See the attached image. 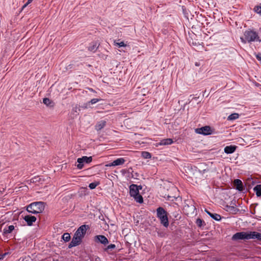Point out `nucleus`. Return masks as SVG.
<instances>
[{"label": "nucleus", "instance_id": "7ed1b4c3", "mask_svg": "<svg viewBox=\"0 0 261 261\" xmlns=\"http://www.w3.org/2000/svg\"><path fill=\"white\" fill-rule=\"evenodd\" d=\"M241 41L244 43H250L254 41L261 42L258 33L255 31L248 29L245 31L244 36L240 38Z\"/></svg>", "mask_w": 261, "mask_h": 261}, {"label": "nucleus", "instance_id": "9d476101", "mask_svg": "<svg viewBox=\"0 0 261 261\" xmlns=\"http://www.w3.org/2000/svg\"><path fill=\"white\" fill-rule=\"evenodd\" d=\"M203 177V175L200 171V170L195 169L191 176V178L193 180H195V182H197V181L201 179Z\"/></svg>", "mask_w": 261, "mask_h": 261}, {"label": "nucleus", "instance_id": "a211bd4d", "mask_svg": "<svg viewBox=\"0 0 261 261\" xmlns=\"http://www.w3.org/2000/svg\"><path fill=\"white\" fill-rule=\"evenodd\" d=\"M173 140L171 139L168 138L163 139L161 141V142L159 143V144L160 145H170L173 143Z\"/></svg>", "mask_w": 261, "mask_h": 261}, {"label": "nucleus", "instance_id": "58836bf2", "mask_svg": "<svg viewBox=\"0 0 261 261\" xmlns=\"http://www.w3.org/2000/svg\"><path fill=\"white\" fill-rule=\"evenodd\" d=\"M195 65H196V66H198V65H199L197 64V63H196L195 64Z\"/></svg>", "mask_w": 261, "mask_h": 261}, {"label": "nucleus", "instance_id": "f8f14e48", "mask_svg": "<svg viewBox=\"0 0 261 261\" xmlns=\"http://www.w3.org/2000/svg\"><path fill=\"white\" fill-rule=\"evenodd\" d=\"M24 220L29 225H31L33 222L36 221V218L35 216L27 215L24 216Z\"/></svg>", "mask_w": 261, "mask_h": 261}, {"label": "nucleus", "instance_id": "dca6fc26", "mask_svg": "<svg viewBox=\"0 0 261 261\" xmlns=\"http://www.w3.org/2000/svg\"><path fill=\"white\" fill-rule=\"evenodd\" d=\"M205 212L213 219L219 221L221 219V216L218 214H213L209 211H208L206 209H205Z\"/></svg>", "mask_w": 261, "mask_h": 261}, {"label": "nucleus", "instance_id": "cd10ccee", "mask_svg": "<svg viewBox=\"0 0 261 261\" xmlns=\"http://www.w3.org/2000/svg\"><path fill=\"white\" fill-rule=\"evenodd\" d=\"M116 246H107V247L103 249L108 253H111V251H112V250Z\"/></svg>", "mask_w": 261, "mask_h": 261}, {"label": "nucleus", "instance_id": "a878e982", "mask_svg": "<svg viewBox=\"0 0 261 261\" xmlns=\"http://www.w3.org/2000/svg\"><path fill=\"white\" fill-rule=\"evenodd\" d=\"M142 156L144 159H147L151 158V156L150 153H149L148 152L143 151L142 152Z\"/></svg>", "mask_w": 261, "mask_h": 261}, {"label": "nucleus", "instance_id": "bb28decb", "mask_svg": "<svg viewBox=\"0 0 261 261\" xmlns=\"http://www.w3.org/2000/svg\"><path fill=\"white\" fill-rule=\"evenodd\" d=\"M43 102L47 106H52L51 104L52 103L51 101L47 98H44L43 99Z\"/></svg>", "mask_w": 261, "mask_h": 261}, {"label": "nucleus", "instance_id": "6e6552de", "mask_svg": "<svg viewBox=\"0 0 261 261\" xmlns=\"http://www.w3.org/2000/svg\"><path fill=\"white\" fill-rule=\"evenodd\" d=\"M196 132L199 134L208 135L212 134V130L210 126H205L201 128L196 129Z\"/></svg>", "mask_w": 261, "mask_h": 261}, {"label": "nucleus", "instance_id": "b1692460", "mask_svg": "<svg viewBox=\"0 0 261 261\" xmlns=\"http://www.w3.org/2000/svg\"><path fill=\"white\" fill-rule=\"evenodd\" d=\"M114 45L116 46H118L119 47H124V46H126V45L124 43V42L123 41L117 42H116V40L114 41Z\"/></svg>", "mask_w": 261, "mask_h": 261}, {"label": "nucleus", "instance_id": "39448f33", "mask_svg": "<svg viewBox=\"0 0 261 261\" xmlns=\"http://www.w3.org/2000/svg\"><path fill=\"white\" fill-rule=\"evenodd\" d=\"M141 186H138L136 185L132 184L129 186V194L132 197H133L135 200L139 203L143 202L142 196L139 194V189H141Z\"/></svg>", "mask_w": 261, "mask_h": 261}, {"label": "nucleus", "instance_id": "c9c22d12", "mask_svg": "<svg viewBox=\"0 0 261 261\" xmlns=\"http://www.w3.org/2000/svg\"><path fill=\"white\" fill-rule=\"evenodd\" d=\"M95 261H101V260H100V258H99V257H96L95 258Z\"/></svg>", "mask_w": 261, "mask_h": 261}, {"label": "nucleus", "instance_id": "4468645a", "mask_svg": "<svg viewBox=\"0 0 261 261\" xmlns=\"http://www.w3.org/2000/svg\"><path fill=\"white\" fill-rule=\"evenodd\" d=\"M237 149L235 145L227 146L224 148V152L227 154H230L234 152Z\"/></svg>", "mask_w": 261, "mask_h": 261}, {"label": "nucleus", "instance_id": "423d86ee", "mask_svg": "<svg viewBox=\"0 0 261 261\" xmlns=\"http://www.w3.org/2000/svg\"><path fill=\"white\" fill-rule=\"evenodd\" d=\"M157 217L160 219L161 223L166 227L169 225V221L166 211L162 207L156 210Z\"/></svg>", "mask_w": 261, "mask_h": 261}, {"label": "nucleus", "instance_id": "20e7f679", "mask_svg": "<svg viewBox=\"0 0 261 261\" xmlns=\"http://www.w3.org/2000/svg\"><path fill=\"white\" fill-rule=\"evenodd\" d=\"M45 208V203L43 202H35L29 204L27 207V211L30 213L37 214L42 213Z\"/></svg>", "mask_w": 261, "mask_h": 261}, {"label": "nucleus", "instance_id": "412c9836", "mask_svg": "<svg viewBox=\"0 0 261 261\" xmlns=\"http://www.w3.org/2000/svg\"><path fill=\"white\" fill-rule=\"evenodd\" d=\"M14 229V226L13 225H10L4 229V233L5 234L10 233Z\"/></svg>", "mask_w": 261, "mask_h": 261}, {"label": "nucleus", "instance_id": "e433bc0d", "mask_svg": "<svg viewBox=\"0 0 261 261\" xmlns=\"http://www.w3.org/2000/svg\"><path fill=\"white\" fill-rule=\"evenodd\" d=\"M191 210H193V211H194V210H195V207H194L193 206H192V207H191Z\"/></svg>", "mask_w": 261, "mask_h": 261}, {"label": "nucleus", "instance_id": "473e14b6", "mask_svg": "<svg viewBox=\"0 0 261 261\" xmlns=\"http://www.w3.org/2000/svg\"><path fill=\"white\" fill-rule=\"evenodd\" d=\"M33 1V0H28L27 3L24 4L23 7H22V10L24 8H25L29 4H30Z\"/></svg>", "mask_w": 261, "mask_h": 261}, {"label": "nucleus", "instance_id": "7c9ffc66", "mask_svg": "<svg viewBox=\"0 0 261 261\" xmlns=\"http://www.w3.org/2000/svg\"><path fill=\"white\" fill-rule=\"evenodd\" d=\"M254 11L258 13V14H261V7L260 6H256L255 8H254Z\"/></svg>", "mask_w": 261, "mask_h": 261}, {"label": "nucleus", "instance_id": "2eb2a0df", "mask_svg": "<svg viewBox=\"0 0 261 261\" xmlns=\"http://www.w3.org/2000/svg\"><path fill=\"white\" fill-rule=\"evenodd\" d=\"M233 184L236 189L240 191L243 190V184L241 180L239 179H235Z\"/></svg>", "mask_w": 261, "mask_h": 261}, {"label": "nucleus", "instance_id": "5701e85b", "mask_svg": "<svg viewBox=\"0 0 261 261\" xmlns=\"http://www.w3.org/2000/svg\"><path fill=\"white\" fill-rule=\"evenodd\" d=\"M239 114L237 113L231 114L228 117V120H233L237 119L239 118Z\"/></svg>", "mask_w": 261, "mask_h": 261}, {"label": "nucleus", "instance_id": "ddd939ff", "mask_svg": "<svg viewBox=\"0 0 261 261\" xmlns=\"http://www.w3.org/2000/svg\"><path fill=\"white\" fill-rule=\"evenodd\" d=\"M226 211L232 214H236L239 211V210L235 206L228 205L226 206Z\"/></svg>", "mask_w": 261, "mask_h": 261}, {"label": "nucleus", "instance_id": "393cba45", "mask_svg": "<svg viewBox=\"0 0 261 261\" xmlns=\"http://www.w3.org/2000/svg\"><path fill=\"white\" fill-rule=\"evenodd\" d=\"M101 100V99H98V98H93L90 101H89L88 103H86V107L89 106L90 104H95L96 102L99 101Z\"/></svg>", "mask_w": 261, "mask_h": 261}, {"label": "nucleus", "instance_id": "4be33fe9", "mask_svg": "<svg viewBox=\"0 0 261 261\" xmlns=\"http://www.w3.org/2000/svg\"><path fill=\"white\" fill-rule=\"evenodd\" d=\"M71 239L70 235L69 233H64L62 237V239L64 240L65 243L68 242Z\"/></svg>", "mask_w": 261, "mask_h": 261}, {"label": "nucleus", "instance_id": "f704fd0d", "mask_svg": "<svg viewBox=\"0 0 261 261\" xmlns=\"http://www.w3.org/2000/svg\"><path fill=\"white\" fill-rule=\"evenodd\" d=\"M37 178H36V177L32 179V182H36L37 181Z\"/></svg>", "mask_w": 261, "mask_h": 261}, {"label": "nucleus", "instance_id": "c85d7f7f", "mask_svg": "<svg viewBox=\"0 0 261 261\" xmlns=\"http://www.w3.org/2000/svg\"><path fill=\"white\" fill-rule=\"evenodd\" d=\"M99 185L98 182H94L89 184V187L90 189H95Z\"/></svg>", "mask_w": 261, "mask_h": 261}, {"label": "nucleus", "instance_id": "0eeeda50", "mask_svg": "<svg viewBox=\"0 0 261 261\" xmlns=\"http://www.w3.org/2000/svg\"><path fill=\"white\" fill-rule=\"evenodd\" d=\"M92 161V156H84L82 158H78L77 160V165H76L77 168L79 169H81L84 167V163L88 164L91 162Z\"/></svg>", "mask_w": 261, "mask_h": 261}, {"label": "nucleus", "instance_id": "6ab92c4d", "mask_svg": "<svg viewBox=\"0 0 261 261\" xmlns=\"http://www.w3.org/2000/svg\"><path fill=\"white\" fill-rule=\"evenodd\" d=\"M99 44L97 42H92V43L89 46L88 49L92 52H95L98 48Z\"/></svg>", "mask_w": 261, "mask_h": 261}, {"label": "nucleus", "instance_id": "72a5a7b5", "mask_svg": "<svg viewBox=\"0 0 261 261\" xmlns=\"http://www.w3.org/2000/svg\"><path fill=\"white\" fill-rule=\"evenodd\" d=\"M256 58L259 61H261V53H258L255 55Z\"/></svg>", "mask_w": 261, "mask_h": 261}, {"label": "nucleus", "instance_id": "4c0bfd02", "mask_svg": "<svg viewBox=\"0 0 261 261\" xmlns=\"http://www.w3.org/2000/svg\"><path fill=\"white\" fill-rule=\"evenodd\" d=\"M74 246H72V245H71V246H68V247L69 248H71V247H73Z\"/></svg>", "mask_w": 261, "mask_h": 261}, {"label": "nucleus", "instance_id": "aec40b11", "mask_svg": "<svg viewBox=\"0 0 261 261\" xmlns=\"http://www.w3.org/2000/svg\"><path fill=\"white\" fill-rule=\"evenodd\" d=\"M254 191L256 193L257 197L261 196V185H257L253 188Z\"/></svg>", "mask_w": 261, "mask_h": 261}, {"label": "nucleus", "instance_id": "f257e3e1", "mask_svg": "<svg viewBox=\"0 0 261 261\" xmlns=\"http://www.w3.org/2000/svg\"><path fill=\"white\" fill-rule=\"evenodd\" d=\"M250 239H257L261 241V233L252 231H241L236 233L232 237V240L234 241Z\"/></svg>", "mask_w": 261, "mask_h": 261}, {"label": "nucleus", "instance_id": "ea45409f", "mask_svg": "<svg viewBox=\"0 0 261 261\" xmlns=\"http://www.w3.org/2000/svg\"><path fill=\"white\" fill-rule=\"evenodd\" d=\"M53 261H58V260H54Z\"/></svg>", "mask_w": 261, "mask_h": 261}, {"label": "nucleus", "instance_id": "9b49d317", "mask_svg": "<svg viewBox=\"0 0 261 261\" xmlns=\"http://www.w3.org/2000/svg\"><path fill=\"white\" fill-rule=\"evenodd\" d=\"M125 162V160H124V158H118V159L114 160L111 163L107 164L106 166L107 167L119 166V165L123 164Z\"/></svg>", "mask_w": 261, "mask_h": 261}, {"label": "nucleus", "instance_id": "f3484780", "mask_svg": "<svg viewBox=\"0 0 261 261\" xmlns=\"http://www.w3.org/2000/svg\"><path fill=\"white\" fill-rule=\"evenodd\" d=\"M106 125V121L105 120H101L96 124L95 125V129L99 131L103 128Z\"/></svg>", "mask_w": 261, "mask_h": 261}, {"label": "nucleus", "instance_id": "1a4fd4ad", "mask_svg": "<svg viewBox=\"0 0 261 261\" xmlns=\"http://www.w3.org/2000/svg\"><path fill=\"white\" fill-rule=\"evenodd\" d=\"M94 241L97 243H101L106 245L109 243L107 238L103 235H97L95 236Z\"/></svg>", "mask_w": 261, "mask_h": 261}, {"label": "nucleus", "instance_id": "f03ea898", "mask_svg": "<svg viewBox=\"0 0 261 261\" xmlns=\"http://www.w3.org/2000/svg\"><path fill=\"white\" fill-rule=\"evenodd\" d=\"M89 229L90 226L88 225L84 224L81 225L74 233L72 241L69 245H79L81 244L87 230Z\"/></svg>", "mask_w": 261, "mask_h": 261}, {"label": "nucleus", "instance_id": "2f4dec72", "mask_svg": "<svg viewBox=\"0 0 261 261\" xmlns=\"http://www.w3.org/2000/svg\"><path fill=\"white\" fill-rule=\"evenodd\" d=\"M9 254V252H7L4 253L0 254V260H3Z\"/></svg>", "mask_w": 261, "mask_h": 261}, {"label": "nucleus", "instance_id": "c756f323", "mask_svg": "<svg viewBox=\"0 0 261 261\" xmlns=\"http://www.w3.org/2000/svg\"><path fill=\"white\" fill-rule=\"evenodd\" d=\"M203 222V221L202 219H199V218L197 219L196 220V222L197 226H198L199 227H201L202 225Z\"/></svg>", "mask_w": 261, "mask_h": 261}]
</instances>
